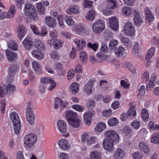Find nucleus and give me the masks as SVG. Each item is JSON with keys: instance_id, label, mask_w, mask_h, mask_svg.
Listing matches in <instances>:
<instances>
[{"instance_id": "obj_36", "label": "nucleus", "mask_w": 159, "mask_h": 159, "mask_svg": "<svg viewBox=\"0 0 159 159\" xmlns=\"http://www.w3.org/2000/svg\"><path fill=\"white\" fill-rule=\"evenodd\" d=\"M87 55L84 51H81L79 54V58L80 61L83 64H86L87 59Z\"/></svg>"}, {"instance_id": "obj_25", "label": "nucleus", "mask_w": 159, "mask_h": 159, "mask_svg": "<svg viewBox=\"0 0 159 159\" xmlns=\"http://www.w3.org/2000/svg\"><path fill=\"white\" fill-rule=\"evenodd\" d=\"M65 117L67 121H68L70 120H73L77 117L76 113L71 111H67L65 113Z\"/></svg>"}, {"instance_id": "obj_1", "label": "nucleus", "mask_w": 159, "mask_h": 159, "mask_svg": "<svg viewBox=\"0 0 159 159\" xmlns=\"http://www.w3.org/2000/svg\"><path fill=\"white\" fill-rule=\"evenodd\" d=\"M24 11L26 16L30 19L34 20L38 19L37 13L35 8L32 4L27 3L25 4Z\"/></svg>"}, {"instance_id": "obj_26", "label": "nucleus", "mask_w": 159, "mask_h": 159, "mask_svg": "<svg viewBox=\"0 0 159 159\" xmlns=\"http://www.w3.org/2000/svg\"><path fill=\"white\" fill-rule=\"evenodd\" d=\"M114 52L116 57H120L125 54V49L123 47L120 46L114 49Z\"/></svg>"}, {"instance_id": "obj_8", "label": "nucleus", "mask_w": 159, "mask_h": 159, "mask_svg": "<svg viewBox=\"0 0 159 159\" xmlns=\"http://www.w3.org/2000/svg\"><path fill=\"white\" fill-rule=\"evenodd\" d=\"M94 82V80H90L85 84L84 87V90L87 94L90 95L92 93Z\"/></svg>"}, {"instance_id": "obj_18", "label": "nucleus", "mask_w": 159, "mask_h": 159, "mask_svg": "<svg viewBox=\"0 0 159 159\" xmlns=\"http://www.w3.org/2000/svg\"><path fill=\"white\" fill-rule=\"evenodd\" d=\"M6 53L8 60L9 62L11 61H14L16 60L17 55L16 53L11 51L6 50Z\"/></svg>"}, {"instance_id": "obj_58", "label": "nucleus", "mask_w": 159, "mask_h": 159, "mask_svg": "<svg viewBox=\"0 0 159 159\" xmlns=\"http://www.w3.org/2000/svg\"><path fill=\"white\" fill-rule=\"evenodd\" d=\"M41 83L43 84H48L50 82H52V80L48 77H43L41 79Z\"/></svg>"}, {"instance_id": "obj_34", "label": "nucleus", "mask_w": 159, "mask_h": 159, "mask_svg": "<svg viewBox=\"0 0 159 159\" xmlns=\"http://www.w3.org/2000/svg\"><path fill=\"white\" fill-rule=\"evenodd\" d=\"M125 152L124 150L120 148H118L114 153V157L116 159L122 158L125 155Z\"/></svg>"}, {"instance_id": "obj_43", "label": "nucleus", "mask_w": 159, "mask_h": 159, "mask_svg": "<svg viewBox=\"0 0 159 159\" xmlns=\"http://www.w3.org/2000/svg\"><path fill=\"white\" fill-rule=\"evenodd\" d=\"M106 127V125L104 123L100 122L96 125L95 129L97 131L101 132Z\"/></svg>"}, {"instance_id": "obj_48", "label": "nucleus", "mask_w": 159, "mask_h": 159, "mask_svg": "<svg viewBox=\"0 0 159 159\" xmlns=\"http://www.w3.org/2000/svg\"><path fill=\"white\" fill-rule=\"evenodd\" d=\"M63 44V42L61 40L56 39L55 40L53 43L54 48L56 49H58L61 47Z\"/></svg>"}, {"instance_id": "obj_3", "label": "nucleus", "mask_w": 159, "mask_h": 159, "mask_svg": "<svg viewBox=\"0 0 159 159\" xmlns=\"http://www.w3.org/2000/svg\"><path fill=\"white\" fill-rule=\"evenodd\" d=\"M125 34L127 36H134V35L135 29L132 22L128 21L125 25L124 29Z\"/></svg>"}, {"instance_id": "obj_61", "label": "nucleus", "mask_w": 159, "mask_h": 159, "mask_svg": "<svg viewBox=\"0 0 159 159\" xmlns=\"http://www.w3.org/2000/svg\"><path fill=\"white\" fill-rule=\"evenodd\" d=\"M132 157L134 159H140L143 157V155L140 152H136L133 154Z\"/></svg>"}, {"instance_id": "obj_63", "label": "nucleus", "mask_w": 159, "mask_h": 159, "mask_svg": "<svg viewBox=\"0 0 159 159\" xmlns=\"http://www.w3.org/2000/svg\"><path fill=\"white\" fill-rule=\"evenodd\" d=\"M96 138L94 137L89 138L86 141V143L88 145H90L96 142Z\"/></svg>"}, {"instance_id": "obj_30", "label": "nucleus", "mask_w": 159, "mask_h": 159, "mask_svg": "<svg viewBox=\"0 0 159 159\" xmlns=\"http://www.w3.org/2000/svg\"><path fill=\"white\" fill-rule=\"evenodd\" d=\"M23 44L26 48L29 50H30V48L32 46V40L29 37L26 38L24 40Z\"/></svg>"}, {"instance_id": "obj_28", "label": "nucleus", "mask_w": 159, "mask_h": 159, "mask_svg": "<svg viewBox=\"0 0 159 159\" xmlns=\"http://www.w3.org/2000/svg\"><path fill=\"white\" fill-rule=\"evenodd\" d=\"M79 85L76 82L72 83L70 86V91L72 94H76L79 91Z\"/></svg>"}, {"instance_id": "obj_51", "label": "nucleus", "mask_w": 159, "mask_h": 159, "mask_svg": "<svg viewBox=\"0 0 159 159\" xmlns=\"http://www.w3.org/2000/svg\"><path fill=\"white\" fill-rule=\"evenodd\" d=\"M118 123V120L116 118H112L108 121V125L111 126H116L117 125Z\"/></svg>"}, {"instance_id": "obj_62", "label": "nucleus", "mask_w": 159, "mask_h": 159, "mask_svg": "<svg viewBox=\"0 0 159 159\" xmlns=\"http://www.w3.org/2000/svg\"><path fill=\"white\" fill-rule=\"evenodd\" d=\"M131 126L135 129H138L140 126V122L139 121L134 120L131 124Z\"/></svg>"}, {"instance_id": "obj_19", "label": "nucleus", "mask_w": 159, "mask_h": 159, "mask_svg": "<svg viewBox=\"0 0 159 159\" xmlns=\"http://www.w3.org/2000/svg\"><path fill=\"white\" fill-rule=\"evenodd\" d=\"M68 122L70 126L74 128L79 127L81 125L80 120L77 117L72 120H70Z\"/></svg>"}, {"instance_id": "obj_55", "label": "nucleus", "mask_w": 159, "mask_h": 159, "mask_svg": "<svg viewBox=\"0 0 159 159\" xmlns=\"http://www.w3.org/2000/svg\"><path fill=\"white\" fill-rule=\"evenodd\" d=\"M72 108L76 111L80 112L83 111L84 109V107L83 106L80 105L78 104L73 105Z\"/></svg>"}, {"instance_id": "obj_53", "label": "nucleus", "mask_w": 159, "mask_h": 159, "mask_svg": "<svg viewBox=\"0 0 159 159\" xmlns=\"http://www.w3.org/2000/svg\"><path fill=\"white\" fill-rule=\"evenodd\" d=\"M5 89L7 90V92L9 93H12L15 89L14 86L11 84H9L5 87Z\"/></svg>"}, {"instance_id": "obj_12", "label": "nucleus", "mask_w": 159, "mask_h": 159, "mask_svg": "<svg viewBox=\"0 0 159 159\" xmlns=\"http://www.w3.org/2000/svg\"><path fill=\"white\" fill-rule=\"evenodd\" d=\"M66 12L68 14H78L80 12L79 7L77 5H73L69 7L66 10Z\"/></svg>"}, {"instance_id": "obj_21", "label": "nucleus", "mask_w": 159, "mask_h": 159, "mask_svg": "<svg viewBox=\"0 0 159 159\" xmlns=\"http://www.w3.org/2000/svg\"><path fill=\"white\" fill-rule=\"evenodd\" d=\"M93 114L91 112H86L84 115V120L86 125H89Z\"/></svg>"}, {"instance_id": "obj_23", "label": "nucleus", "mask_w": 159, "mask_h": 159, "mask_svg": "<svg viewBox=\"0 0 159 159\" xmlns=\"http://www.w3.org/2000/svg\"><path fill=\"white\" fill-rule=\"evenodd\" d=\"M157 78V75L156 74H152L151 76V79L150 80L149 84H147L146 88L149 90L151 89V87H153L155 85V81Z\"/></svg>"}, {"instance_id": "obj_47", "label": "nucleus", "mask_w": 159, "mask_h": 159, "mask_svg": "<svg viewBox=\"0 0 159 159\" xmlns=\"http://www.w3.org/2000/svg\"><path fill=\"white\" fill-rule=\"evenodd\" d=\"M149 74L148 72H144L142 77V80L144 82H145L146 84V87L147 86V84H149L150 81H149Z\"/></svg>"}, {"instance_id": "obj_9", "label": "nucleus", "mask_w": 159, "mask_h": 159, "mask_svg": "<svg viewBox=\"0 0 159 159\" xmlns=\"http://www.w3.org/2000/svg\"><path fill=\"white\" fill-rule=\"evenodd\" d=\"M108 23L109 26L111 29L114 30H117L118 28V22L117 18L115 17H112L109 19Z\"/></svg>"}, {"instance_id": "obj_57", "label": "nucleus", "mask_w": 159, "mask_h": 159, "mask_svg": "<svg viewBox=\"0 0 159 159\" xmlns=\"http://www.w3.org/2000/svg\"><path fill=\"white\" fill-rule=\"evenodd\" d=\"M56 100H58L59 101V103L61 106V108L65 107L68 106V103L66 101H62L58 97H57L55 98Z\"/></svg>"}, {"instance_id": "obj_60", "label": "nucleus", "mask_w": 159, "mask_h": 159, "mask_svg": "<svg viewBox=\"0 0 159 159\" xmlns=\"http://www.w3.org/2000/svg\"><path fill=\"white\" fill-rule=\"evenodd\" d=\"M118 41L116 39L112 40L110 42L109 46L111 49H115L116 46L118 45Z\"/></svg>"}, {"instance_id": "obj_7", "label": "nucleus", "mask_w": 159, "mask_h": 159, "mask_svg": "<svg viewBox=\"0 0 159 159\" xmlns=\"http://www.w3.org/2000/svg\"><path fill=\"white\" fill-rule=\"evenodd\" d=\"M31 106L30 104H28L26 110V118L28 123L30 125H33L34 123V117L32 111L31 110Z\"/></svg>"}, {"instance_id": "obj_27", "label": "nucleus", "mask_w": 159, "mask_h": 159, "mask_svg": "<svg viewBox=\"0 0 159 159\" xmlns=\"http://www.w3.org/2000/svg\"><path fill=\"white\" fill-rule=\"evenodd\" d=\"M32 54L34 57L39 60H41L44 57V54L37 49L33 50L32 52Z\"/></svg>"}, {"instance_id": "obj_13", "label": "nucleus", "mask_w": 159, "mask_h": 159, "mask_svg": "<svg viewBox=\"0 0 159 159\" xmlns=\"http://www.w3.org/2000/svg\"><path fill=\"white\" fill-rule=\"evenodd\" d=\"M26 31V28L23 25L20 24L17 26V32L18 37L20 40L24 37Z\"/></svg>"}, {"instance_id": "obj_64", "label": "nucleus", "mask_w": 159, "mask_h": 159, "mask_svg": "<svg viewBox=\"0 0 159 159\" xmlns=\"http://www.w3.org/2000/svg\"><path fill=\"white\" fill-rule=\"evenodd\" d=\"M148 125L149 126L150 129L152 128L153 129L159 130V125L157 124L154 125V123L152 121L148 122Z\"/></svg>"}, {"instance_id": "obj_2", "label": "nucleus", "mask_w": 159, "mask_h": 159, "mask_svg": "<svg viewBox=\"0 0 159 159\" xmlns=\"http://www.w3.org/2000/svg\"><path fill=\"white\" fill-rule=\"evenodd\" d=\"M38 137L34 134L30 133L28 134L24 139V146L26 148H30L32 147L36 142Z\"/></svg>"}, {"instance_id": "obj_42", "label": "nucleus", "mask_w": 159, "mask_h": 159, "mask_svg": "<svg viewBox=\"0 0 159 159\" xmlns=\"http://www.w3.org/2000/svg\"><path fill=\"white\" fill-rule=\"evenodd\" d=\"M107 6L111 9L115 8L116 6L117 2L115 0H107Z\"/></svg>"}, {"instance_id": "obj_45", "label": "nucleus", "mask_w": 159, "mask_h": 159, "mask_svg": "<svg viewBox=\"0 0 159 159\" xmlns=\"http://www.w3.org/2000/svg\"><path fill=\"white\" fill-rule=\"evenodd\" d=\"M37 8L38 12L41 14H43L45 11L44 6L43 4L39 2L37 4Z\"/></svg>"}, {"instance_id": "obj_20", "label": "nucleus", "mask_w": 159, "mask_h": 159, "mask_svg": "<svg viewBox=\"0 0 159 159\" xmlns=\"http://www.w3.org/2000/svg\"><path fill=\"white\" fill-rule=\"evenodd\" d=\"M45 22L48 26L52 28L55 27L57 24L56 20L50 16H47L46 18Z\"/></svg>"}, {"instance_id": "obj_49", "label": "nucleus", "mask_w": 159, "mask_h": 159, "mask_svg": "<svg viewBox=\"0 0 159 159\" xmlns=\"http://www.w3.org/2000/svg\"><path fill=\"white\" fill-rule=\"evenodd\" d=\"M14 129L15 133L16 134H18L20 133L21 129L20 122H18L16 123V124H13Z\"/></svg>"}, {"instance_id": "obj_50", "label": "nucleus", "mask_w": 159, "mask_h": 159, "mask_svg": "<svg viewBox=\"0 0 159 159\" xmlns=\"http://www.w3.org/2000/svg\"><path fill=\"white\" fill-rule=\"evenodd\" d=\"M122 12L124 15L129 16L131 14L132 10L131 8L128 7H125L123 8Z\"/></svg>"}, {"instance_id": "obj_52", "label": "nucleus", "mask_w": 159, "mask_h": 159, "mask_svg": "<svg viewBox=\"0 0 159 159\" xmlns=\"http://www.w3.org/2000/svg\"><path fill=\"white\" fill-rule=\"evenodd\" d=\"M155 52V48H150L149 50L148 53L146 55V59H148L152 58L154 55Z\"/></svg>"}, {"instance_id": "obj_29", "label": "nucleus", "mask_w": 159, "mask_h": 159, "mask_svg": "<svg viewBox=\"0 0 159 159\" xmlns=\"http://www.w3.org/2000/svg\"><path fill=\"white\" fill-rule=\"evenodd\" d=\"M10 117L13 124L20 122L18 114L16 112H12L10 115Z\"/></svg>"}, {"instance_id": "obj_37", "label": "nucleus", "mask_w": 159, "mask_h": 159, "mask_svg": "<svg viewBox=\"0 0 159 159\" xmlns=\"http://www.w3.org/2000/svg\"><path fill=\"white\" fill-rule=\"evenodd\" d=\"M8 48L14 50H16L18 49L17 43L13 40H10L7 43Z\"/></svg>"}, {"instance_id": "obj_35", "label": "nucleus", "mask_w": 159, "mask_h": 159, "mask_svg": "<svg viewBox=\"0 0 159 159\" xmlns=\"http://www.w3.org/2000/svg\"><path fill=\"white\" fill-rule=\"evenodd\" d=\"M95 16V11L93 9L89 10L85 16L86 19L89 20H92L94 19Z\"/></svg>"}, {"instance_id": "obj_59", "label": "nucleus", "mask_w": 159, "mask_h": 159, "mask_svg": "<svg viewBox=\"0 0 159 159\" xmlns=\"http://www.w3.org/2000/svg\"><path fill=\"white\" fill-rule=\"evenodd\" d=\"M95 102L93 99H88L86 102V106L89 107H94L95 106Z\"/></svg>"}, {"instance_id": "obj_31", "label": "nucleus", "mask_w": 159, "mask_h": 159, "mask_svg": "<svg viewBox=\"0 0 159 159\" xmlns=\"http://www.w3.org/2000/svg\"><path fill=\"white\" fill-rule=\"evenodd\" d=\"M32 65L33 69L37 73L41 72L42 68L41 65L36 61H34L32 62Z\"/></svg>"}, {"instance_id": "obj_39", "label": "nucleus", "mask_w": 159, "mask_h": 159, "mask_svg": "<svg viewBox=\"0 0 159 159\" xmlns=\"http://www.w3.org/2000/svg\"><path fill=\"white\" fill-rule=\"evenodd\" d=\"M140 149L143 151L145 153H148L149 152V148L146 143L143 142H141L139 144Z\"/></svg>"}, {"instance_id": "obj_38", "label": "nucleus", "mask_w": 159, "mask_h": 159, "mask_svg": "<svg viewBox=\"0 0 159 159\" xmlns=\"http://www.w3.org/2000/svg\"><path fill=\"white\" fill-rule=\"evenodd\" d=\"M139 43H135L134 44V46L132 49V53L135 55L136 56H138L139 55V53L140 51Z\"/></svg>"}, {"instance_id": "obj_40", "label": "nucleus", "mask_w": 159, "mask_h": 159, "mask_svg": "<svg viewBox=\"0 0 159 159\" xmlns=\"http://www.w3.org/2000/svg\"><path fill=\"white\" fill-rule=\"evenodd\" d=\"M85 30L84 26L81 24H80L77 26L74 27L73 30V31L76 33H80L84 31Z\"/></svg>"}, {"instance_id": "obj_16", "label": "nucleus", "mask_w": 159, "mask_h": 159, "mask_svg": "<svg viewBox=\"0 0 159 159\" xmlns=\"http://www.w3.org/2000/svg\"><path fill=\"white\" fill-rule=\"evenodd\" d=\"M106 136L111 140L114 141L119 137V135L114 130L107 131L105 134Z\"/></svg>"}, {"instance_id": "obj_11", "label": "nucleus", "mask_w": 159, "mask_h": 159, "mask_svg": "<svg viewBox=\"0 0 159 159\" xmlns=\"http://www.w3.org/2000/svg\"><path fill=\"white\" fill-rule=\"evenodd\" d=\"M113 141L109 139H105L103 141V146L104 149L106 150L111 151L113 149Z\"/></svg>"}, {"instance_id": "obj_56", "label": "nucleus", "mask_w": 159, "mask_h": 159, "mask_svg": "<svg viewBox=\"0 0 159 159\" xmlns=\"http://www.w3.org/2000/svg\"><path fill=\"white\" fill-rule=\"evenodd\" d=\"M127 113L129 117V119L134 118L136 116V113L135 110L132 111L131 109H129Z\"/></svg>"}, {"instance_id": "obj_15", "label": "nucleus", "mask_w": 159, "mask_h": 159, "mask_svg": "<svg viewBox=\"0 0 159 159\" xmlns=\"http://www.w3.org/2000/svg\"><path fill=\"white\" fill-rule=\"evenodd\" d=\"M19 70V66L17 64H12L11 65L9 69L8 75L10 77H12L15 73H16Z\"/></svg>"}, {"instance_id": "obj_24", "label": "nucleus", "mask_w": 159, "mask_h": 159, "mask_svg": "<svg viewBox=\"0 0 159 159\" xmlns=\"http://www.w3.org/2000/svg\"><path fill=\"white\" fill-rule=\"evenodd\" d=\"M54 68L56 70L57 73L59 75H62L65 73L62 65L59 63L55 64L54 65Z\"/></svg>"}, {"instance_id": "obj_46", "label": "nucleus", "mask_w": 159, "mask_h": 159, "mask_svg": "<svg viewBox=\"0 0 159 159\" xmlns=\"http://www.w3.org/2000/svg\"><path fill=\"white\" fill-rule=\"evenodd\" d=\"M65 19L67 24L69 26H72L75 23V21L70 16H66L65 17Z\"/></svg>"}, {"instance_id": "obj_54", "label": "nucleus", "mask_w": 159, "mask_h": 159, "mask_svg": "<svg viewBox=\"0 0 159 159\" xmlns=\"http://www.w3.org/2000/svg\"><path fill=\"white\" fill-rule=\"evenodd\" d=\"M34 45L35 48L39 49H44L45 48L44 44L40 40L37 41Z\"/></svg>"}, {"instance_id": "obj_32", "label": "nucleus", "mask_w": 159, "mask_h": 159, "mask_svg": "<svg viewBox=\"0 0 159 159\" xmlns=\"http://www.w3.org/2000/svg\"><path fill=\"white\" fill-rule=\"evenodd\" d=\"M90 157L91 159H101L102 157L100 152L96 150L91 152L90 154Z\"/></svg>"}, {"instance_id": "obj_41", "label": "nucleus", "mask_w": 159, "mask_h": 159, "mask_svg": "<svg viewBox=\"0 0 159 159\" xmlns=\"http://www.w3.org/2000/svg\"><path fill=\"white\" fill-rule=\"evenodd\" d=\"M142 118L145 121L148 120L149 118V115L148 112L147 110L143 108L142 110Z\"/></svg>"}, {"instance_id": "obj_6", "label": "nucleus", "mask_w": 159, "mask_h": 159, "mask_svg": "<svg viewBox=\"0 0 159 159\" xmlns=\"http://www.w3.org/2000/svg\"><path fill=\"white\" fill-rule=\"evenodd\" d=\"M57 125L59 131L63 136L66 137L69 136V133L66 132L67 127L65 121L62 120H59L57 123Z\"/></svg>"}, {"instance_id": "obj_10", "label": "nucleus", "mask_w": 159, "mask_h": 159, "mask_svg": "<svg viewBox=\"0 0 159 159\" xmlns=\"http://www.w3.org/2000/svg\"><path fill=\"white\" fill-rule=\"evenodd\" d=\"M50 13L52 16L57 18L59 25L61 26L62 28H64V26L63 15L54 11H52Z\"/></svg>"}, {"instance_id": "obj_14", "label": "nucleus", "mask_w": 159, "mask_h": 159, "mask_svg": "<svg viewBox=\"0 0 159 159\" xmlns=\"http://www.w3.org/2000/svg\"><path fill=\"white\" fill-rule=\"evenodd\" d=\"M74 42L76 45L77 50L79 51L83 49L85 46L86 42L84 40L76 39H74Z\"/></svg>"}, {"instance_id": "obj_22", "label": "nucleus", "mask_w": 159, "mask_h": 159, "mask_svg": "<svg viewBox=\"0 0 159 159\" xmlns=\"http://www.w3.org/2000/svg\"><path fill=\"white\" fill-rule=\"evenodd\" d=\"M145 12L146 14V19L147 20L151 22L154 20V15L150 11L149 8H145Z\"/></svg>"}, {"instance_id": "obj_4", "label": "nucleus", "mask_w": 159, "mask_h": 159, "mask_svg": "<svg viewBox=\"0 0 159 159\" xmlns=\"http://www.w3.org/2000/svg\"><path fill=\"white\" fill-rule=\"evenodd\" d=\"M16 13V10L14 5L12 6L9 11L6 12L2 11L0 15V20L12 18Z\"/></svg>"}, {"instance_id": "obj_33", "label": "nucleus", "mask_w": 159, "mask_h": 159, "mask_svg": "<svg viewBox=\"0 0 159 159\" xmlns=\"http://www.w3.org/2000/svg\"><path fill=\"white\" fill-rule=\"evenodd\" d=\"M119 39L121 42L125 45L131 44V41L128 37L122 34H120L119 36Z\"/></svg>"}, {"instance_id": "obj_17", "label": "nucleus", "mask_w": 159, "mask_h": 159, "mask_svg": "<svg viewBox=\"0 0 159 159\" xmlns=\"http://www.w3.org/2000/svg\"><path fill=\"white\" fill-rule=\"evenodd\" d=\"M60 148L65 150H68L70 148V146L68 141L65 139L60 140L58 143Z\"/></svg>"}, {"instance_id": "obj_44", "label": "nucleus", "mask_w": 159, "mask_h": 159, "mask_svg": "<svg viewBox=\"0 0 159 159\" xmlns=\"http://www.w3.org/2000/svg\"><path fill=\"white\" fill-rule=\"evenodd\" d=\"M151 142L152 143L159 144V133H155L153 134Z\"/></svg>"}, {"instance_id": "obj_5", "label": "nucleus", "mask_w": 159, "mask_h": 159, "mask_svg": "<svg viewBox=\"0 0 159 159\" xmlns=\"http://www.w3.org/2000/svg\"><path fill=\"white\" fill-rule=\"evenodd\" d=\"M105 28L104 22L101 20H97L92 26L93 31L95 33H99L102 31Z\"/></svg>"}]
</instances>
